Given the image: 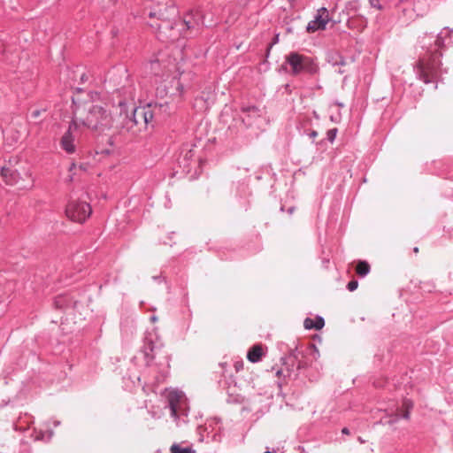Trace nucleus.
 <instances>
[{
  "label": "nucleus",
  "mask_w": 453,
  "mask_h": 453,
  "mask_svg": "<svg viewBox=\"0 0 453 453\" xmlns=\"http://www.w3.org/2000/svg\"><path fill=\"white\" fill-rule=\"evenodd\" d=\"M358 282L357 280H351L348 283V289L349 291H354L357 288Z\"/></svg>",
  "instance_id": "nucleus-20"
},
{
  "label": "nucleus",
  "mask_w": 453,
  "mask_h": 453,
  "mask_svg": "<svg viewBox=\"0 0 453 453\" xmlns=\"http://www.w3.org/2000/svg\"><path fill=\"white\" fill-rule=\"evenodd\" d=\"M39 115H40V111H33V113H32V116H33L34 118H37Z\"/></svg>",
  "instance_id": "nucleus-21"
},
{
  "label": "nucleus",
  "mask_w": 453,
  "mask_h": 453,
  "mask_svg": "<svg viewBox=\"0 0 453 453\" xmlns=\"http://www.w3.org/2000/svg\"><path fill=\"white\" fill-rule=\"evenodd\" d=\"M403 407L405 409V412L403 414V418L408 419L410 418V410L413 407V403L410 399H403Z\"/></svg>",
  "instance_id": "nucleus-15"
},
{
  "label": "nucleus",
  "mask_w": 453,
  "mask_h": 453,
  "mask_svg": "<svg viewBox=\"0 0 453 453\" xmlns=\"http://www.w3.org/2000/svg\"><path fill=\"white\" fill-rule=\"evenodd\" d=\"M13 429L17 430V425L16 424H13Z\"/></svg>",
  "instance_id": "nucleus-30"
},
{
  "label": "nucleus",
  "mask_w": 453,
  "mask_h": 453,
  "mask_svg": "<svg viewBox=\"0 0 453 453\" xmlns=\"http://www.w3.org/2000/svg\"><path fill=\"white\" fill-rule=\"evenodd\" d=\"M1 176L9 185L18 184L20 182V180H24V178L21 176L20 173L18 172V170L12 169L9 166H4L2 168Z\"/></svg>",
  "instance_id": "nucleus-8"
},
{
  "label": "nucleus",
  "mask_w": 453,
  "mask_h": 453,
  "mask_svg": "<svg viewBox=\"0 0 453 453\" xmlns=\"http://www.w3.org/2000/svg\"><path fill=\"white\" fill-rule=\"evenodd\" d=\"M284 370H277L276 376L280 377L283 374Z\"/></svg>",
  "instance_id": "nucleus-22"
},
{
  "label": "nucleus",
  "mask_w": 453,
  "mask_h": 453,
  "mask_svg": "<svg viewBox=\"0 0 453 453\" xmlns=\"http://www.w3.org/2000/svg\"><path fill=\"white\" fill-rule=\"evenodd\" d=\"M242 111L244 114H246V116L242 119V121L245 122L247 120L248 126L252 125V119L261 116V111L255 106L243 108Z\"/></svg>",
  "instance_id": "nucleus-12"
},
{
  "label": "nucleus",
  "mask_w": 453,
  "mask_h": 453,
  "mask_svg": "<svg viewBox=\"0 0 453 453\" xmlns=\"http://www.w3.org/2000/svg\"><path fill=\"white\" fill-rule=\"evenodd\" d=\"M24 175H25L26 177H28V178H30V177H31V173H30V172H29V171H25V172H24Z\"/></svg>",
  "instance_id": "nucleus-25"
},
{
  "label": "nucleus",
  "mask_w": 453,
  "mask_h": 453,
  "mask_svg": "<svg viewBox=\"0 0 453 453\" xmlns=\"http://www.w3.org/2000/svg\"><path fill=\"white\" fill-rule=\"evenodd\" d=\"M76 122L91 131L104 133L113 127L111 112L101 104H89L78 112Z\"/></svg>",
  "instance_id": "nucleus-1"
},
{
  "label": "nucleus",
  "mask_w": 453,
  "mask_h": 453,
  "mask_svg": "<svg viewBox=\"0 0 453 453\" xmlns=\"http://www.w3.org/2000/svg\"><path fill=\"white\" fill-rule=\"evenodd\" d=\"M370 272V265L366 261H358L357 267H356V273L359 276H365Z\"/></svg>",
  "instance_id": "nucleus-14"
},
{
  "label": "nucleus",
  "mask_w": 453,
  "mask_h": 453,
  "mask_svg": "<svg viewBox=\"0 0 453 453\" xmlns=\"http://www.w3.org/2000/svg\"><path fill=\"white\" fill-rule=\"evenodd\" d=\"M265 350L266 348L262 344H256L249 349L247 358L251 363L258 362L265 356Z\"/></svg>",
  "instance_id": "nucleus-10"
},
{
  "label": "nucleus",
  "mask_w": 453,
  "mask_h": 453,
  "mask_svg": "<svg viewBox=\"0 0 453 453\" xmlns=\"http://www.w3.org/2000/svg\"><path fill=\"white\" fill-rule=\"evenodd\" d=\"M330 20L329 13L326 8L322 7L318 11L315 19L308 23L307 31L314 33L318 30H324Z\"/></svg>",
  "instance_id": "nucleus-6"
},
{
  "label": "nucleus",
  "mask_w": 453,
  "mask_h": 453,
  "mask_svg": "<svg viewBox=\"0 0 453 453\" xmlns=\"http://www.w3.org/2000/svg\"><path fill=\"white\" fill-rule=\"evenodd\" d=\"M400 418V415L399 414H395L394 416V418H390L388 420H385V421H382L384 424H388V425H393L395 423H396Z\"/></svg>",
  "instance_id": "nucleus-18"
},
{
  "label": "nucleus",
  "mask_w": 453,
  "mask_h": 453,
  "mask_svg": "<svg viewBox=\"0 0 453 453\" xmlns=\"http://www.w3.org/2000/svg\"><path fill=\"white\" fill-rule=\"evenodd\" d=\"M311 136H313V137L317 136V132H312Z\"/></svg>",
  "instance_id": "nucleus-29"
},
{
  "label": "nucleus",
  "mask_w": 453,
  "mask_h": 453,
  "mask_svg": "<svg viewBox=\"0 0 453 453\" xmlns=\"http://www.w3.org/2000/svg\"><path fill=\"white\" fill-rule=\"evenodd\" d=\"M65 298L63 296H58L56 298L54 304L57 308H62L64 306Z\"/></svg>",
  "instance_id": "nucleus-17"
},
{
  "label": "nucleus",
  "mask_w": 453,
  "mask_h": 453,
  "mask_svg": "<svg viewBox=\"0 0 453 453\" xmlns=\"http://www.w3.org/2000/svg\"><path fill=\"white\" fill-rule=\"evenodd\" d=\"M418 68L420 71V78L425 83H429L434 81L435 73L433 67L420 60L418 63Z\"/></svg>",
  "instance_id": "nucleus-11"
},
{
  "label": "nucleus",
  "mask_w": 453,
  "mask_h": 453,
  "mask_svg": "<svg viewBox=\"0 0 453 453\" xmlns=\"http://www.w3.org/2000/svg\"><path fill=\"white\" fill-rule=\"evenodd\" d=\"M184 25L187 27V29L190 28V22L188 20H184Z\"/></svg>",
  "instance_id": "nucleus-24"
},
{
  "label": "nucleus",
  "mask_w": 453,
  "mask_h": 453,
  "mask_svg": "<svg viewBox=\"0 0 453 453\" xmlns=\"http://www.w3.org/2000/svg\"><path fill=\"white\" fill-rule=\"evenodd\" d=\"M158 29V35L160 39H170L172 41H175L181 35L180 33H177L174 27L168 22H165L164 27L159 25Z\"/></svg>",
  "instance_id": "nucleus-9"
},
{
  "label": "nucleus",
  "mask_w": 453,
  "mask_h": 453,
  "mask_svg": "<svg viewBox=\"0 0 453 453\" xmlns=\"http://www.w3.org/2000/svg\"><path fill=\"white\" fill-rule=\"evenodd\" d=\"M77 122L73 121L65 134L61 138V147L67 153H73L75 151L73 131L77 129Z\"/></svg>",
  "instance_id": "nucleus-7"
},
{
  "label": "nucleus",
  "mask_w": 453,
  "mask_h": 453,
  "mask_svg": "<svg viewBox=\"0 0 453 453\" xmlns=\"http://www.w3.org/2000/svg\"><path fill=\"white\" fill-rule=\"evenodd\" d=\"M325 326V321L322 318L318 317L316 319H312L310 318L305 319L303 322V326L305 329H316L320 330Z\"/></svg>",
  "instance_id": "nucleus-13"
},
{
  "label": "nucleus",
  "mask_w": 453,
  "mask_h": 453,
  "mask_svg": "<svg viewBox=\"0 0 453 453\" xmlns=\"http://www.w3.org/2000/svg\"><path fill=\"white\" fill-rule=\"evenodd\" d=\"M342 433L344 434H349V430L347 427H344V428H342Z\"/></svg>",
  "instance_id": "nucleus-23"
},
{
  "label": "nucleus",
  "mask_w": 453,
  "mask_h": 453,
  "mask_svg": "<svg viewBox=\"0 0 453 453\" xmlns=\"http://www.w3.org/2000/svg\"><path fill=\"white\" fill-rule=\"evenodd\" d=\"M59 425H60V421H58V420L54 421V426H58Z\"/></svg>",
  "instance_id": "nucleus-26"
},
{
  "label": "nucleus",
  "mask_w": 453,
  "mask_h": 453,
  "mask_svg": "<svg viewBox=\"0 0 453 453\" xmlns=\"http://www.w3.org/2000/svg\"><path fill=\"white\" fill-rule=\"evenodd\" d=\"M287 63L291 67L292 74H299L302 72H313L315 70L312 60L297 52H291L286 57Z\"/></svg>",
  "instance_id": "nucleus-5"
},
{
  "label": "nucleus",
  "mask_w": 453,
  "mask_h": 453,
  "mask_svg": "<svg viewBox=\"0 0 453 453\" xmlns=\"http://www.w3.org/2000/svg\"><path fill=\"white\" fill-rule=\"evenodd\" d=\"M172 453H192L193 450L190 448H181L178 444H173L170 449Z\"/></svg>",
  "instance_id": "nucleus-16"
},
{
  "label": "nucleus",
  "mask_w": 453,
  "mask_h": 453,
  "mask_svg": "<svg viewBox=\"0 0 453 453\" xmlns=\"http://www.w3.org/2000/svg\"><path fill=\"white\" fill-rule=\"evenodd\" d=\"M414 250V252H415L416 254H417V253H418V251H419V250H418V247L414 248V250Z\"/></svg>",
  "instance_id": "nucleus-28"
},
{
  "label": "nucleus",
  "mask_w": 453,
  "mask_h": 453,
  "mask_svg": "<svg viewBox=\"0 0 453 453\" xmlns=\"http://www.w3.org/2000/svg\"><path fill=\"white\" fill-rule=\"evenodd\" d=\"M217 437H218V435H217V434H214V435H213V437H212V440H213V441H219V439H218Z\"/></svg>",
  "instance_id": "nucleus-27"
},
{
  "label": "nucleus",
  "mask_w": 453,
  "mask_h": 453,
  "mask_svg": "<svg viewBox=\"0 0 453 453\" xmlns=\"http://www.w3.org/2000/svg\"><path fill=\"white\" fill-rule=\"evenodd\" d=\"M165 407L170 410L171 417L176 421L187 418L189 411L188 400L183 391L176 388H165L162 392Z\"/></svg>",
  "instance_id": "nucleus-2"
},
{
  "label": "nucleus",
  "mask_w": 453,
  "mask_h": 453,
  "mask_svg": "<svg viewBox=\"0 0 453 453\" xmlns=\"http://www.w3.org/2000/svg\"><path fill=\"white\" fill-rule=\"evenodd\" d=\"M90 205L82 201H70L66 205L65 215L72 221L83 223L91 214Z\"/></svg>",
  "instance_id": "nucleus-4"
},
{
  "label": "nucleus",
  "mask_w": 453,
  "mask_h": 453,
  "mask_svg": "<svg viewBox=\"0 0 453 453\" xmlns=\"http://www.w3.org/2000/svg\"><path fill=\"white\" fill-rule=\"evenodd\" d=\"M163 105L148 104L137 107L133 111L132 117L127 122V128L133 133H138L147 128L154 118V115L162 111Z\"/></svg>",
  "instance_id": "nucleus-3"
},
{
  "label": "nucleus",
  "mask_w": 453,
  "mask_h": 453,
  "mask_svg": "<svg viewBox=\"0 0 453 453\" xmlns=\"http://www.w3.org/2000/svg\"><path fill=\"white\" fill-rule=\"evenodd\" d=\"M337 130L335 128L331 129L327 132V138L328 140L333 142L335 136H336Z\"/></svg>",
  "instance_id": "nucleus-19"
},
{
  "label": "nucleus",
  "mask_w": 453,
  "mask_h": 453,
  "mask_svg": "<svg viewBox=\"0 0 453 453\" xmlns=\"http://www.w3.org/2000/svg\"><path fill=\"white\" fill-rule=\"evenodd\" d=\"M264 453H274V452H273V451H269V450H267V451H265V452H264Z\"/></svg>",
  "instance_id": "nucleus-31"
}]
</instances>
